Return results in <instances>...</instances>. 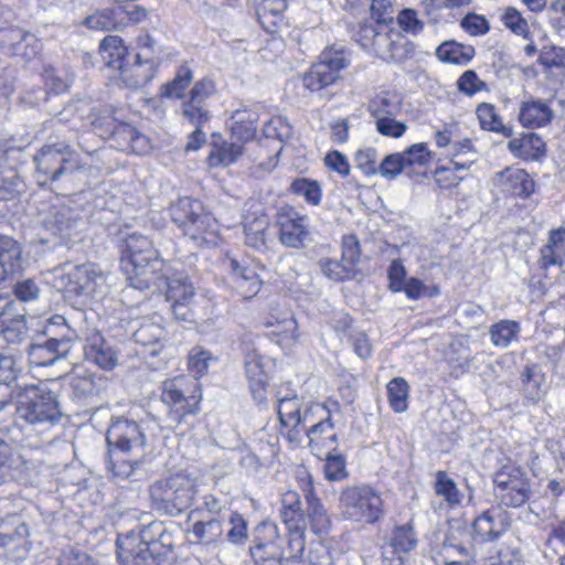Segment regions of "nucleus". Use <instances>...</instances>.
I'll use <instances>...</instances> for the list:
<instances>
[{"label":"nucleus","instance_id":"1","mask_svg":"<svg viewBox=\"0 0 565 565\" xmlns=\"http://www.w3.org/2000/svg\"><path fill=\"white\" fill-rule=\"evenodd\" d=\"M109 469L119 480H137L146 457V436L140 426L126 418H117L107 430Z\"/></svg>","mask_w":565,"mask_h":565},{"label":"nucleus","instance_id":"2","mask_svg":"<svg viewBox=\"0 0 565 565\" xmlns=\"http://www.w3.org/2000/svg\"><path fill=\"white\" fill-rule=\"evenodd\" d=\"M121 253V263L132 288L146 290L151 284L156 288L162 286L160 273L166 268V263L147 236L136 232L128 234Z\"/></svg>","mask_w":565,"mask_h":565},{"label":"nucleus","instance_id":"3","mask_svg":"<svg viewBox=\"0 0 565 565\" xmlns=\"http://www.w3.org/2000/svg\"><path fill=\"white\" fill-rule=\"evenodd\" d=\"M104 284L103 271L93 263L65 264L53 273V286L63 292L67 300L76 303H84Z\"/></svg>","mask_w":565,"mask_h":565},{"label":"nucleus","instance_id":"4","mask_svg":"<svg viewBox=\"0 0 565 565\" xmlns=\"http://www.w3.org/2000/svg\"><path fill=\"white\" fill-rule=\"evenodd\" d=\"M15 414L33 426L56 424L62 412L56 395L45 384L25 385L17 395Z\"/></svg>","mask_w":565,"mask_h":565},{"label":"nucleus","instance_id":"5","mask_svg":"<svg viewBox=\"0 0 565 565\" xmlns=\"http://www.w3.org/2000/svg\"><path fill=\"white\" fill-rule=\"evenodd\" d=\"M170 214L184 236L195 244H216L217 222L200 201L182 198L171 206Z\"/></svg>","mask_w":565,"mask_h":565},{"label":"nucleus","instance_id":"6","mask_svg":"<svg viewBox=\"0 0 565 565\" xmlns=\"http://www.w3.org/2000/svg\"><path fill=\"white\" fill-rule=\"evenodd\" d=\"M156 536L163 544L164 527L161 522H151L139 532L130 531L117 539V555L122 565H157L153 555Z\"/></svg>","mask_w":565,"mask_h":565},{"label":"nucleus","instance_id":"7","mask_svg":"<svg viewBox=\"0 0 565 565\" xmlns=\"http://www.w3.org/2000/svg\"><path fill=\"white\" fill-rule=\"evenodd\" d=\"M150 498L157 509L170 515L185 511L195 495V480L185 473H174L151 484Z\"/></svg>","mask_w":565,"mask_h":565},{"label":"nucleus","instance_id":"8","mask_svg":"<svg viewBox=\"0 0 565 565\" xmlns=\"http://www.w3.org/2000/svg\"><path fill=\"white\" fill-rule=\"evenodd\" d=\"M342 518L352 522L373 524L384 514L380 493L366 484L348 486L339 497Z\"/></svg>","mask_w":565,"mask_h":565},{"label":"nucleus","instance_id":"9","mask_svg":"<svg viewBox=\"0 0 565 565\" xmlns=\"http://www.w3.org/2000/svg\"><path fill=\"white\" fill-rule=\"evenodd\" d=\"M100 55L104 62L113 68L120 71V75L125 83L129 86L138 88L149 83L154 75L153 63L145 56L142 62L141 53L136 55V63L130 71L125 68V57L127 55V47L124 45L122 40L116 35L106 36L99 45Z\"/></svg>","mask_w":565,"mask_h":565},{"label":"nucleus","instance_id":"10","mask_svg":"<svg viewBox=\"0 0 565 565\" xmlns=\"http://www.w3.org/2000/svg\"><path fill=\"white\" fill-rule=\"evenodd\" d=\"M201 394L196 379L178 377L164 381L161 401L169 408L172 420L180 423L184 416L199 408Z\"/></svg>","mask_w":565,"mask_h":565},{"label":"nucleus","instance_id":"11","mask_svg":"<svg viewBox=\"0 0 565 565\" xmlns=\"http://www.w3.org/2000/svg\"><path fill=\"white\" fill-rule=\"evenodd\" d=\"M349 65L347 51L341 47H327L321 52L319 61L303 75V85L310 92H319L339 81L340 72Z\"/></svg>","mask_w":565,"mask_h":565},{"label":"nucleus","instance_id":"12","mask_svg":"<svg viewBox=\"0 0 565 565\" xmlns=\"http://www.w3.org/2000/svg\"><path fill=\"white\" fill-rule=\"evenodd\" d=\"M162 286L156 288L153 284L148 290L161 292L166 288V299L171 302V310L175 319L188 321L192 318V302L195 290L188 276L182 273L171 274V268H166L160 273Z\"/></svg>","mask_w":565,"mask_h":565},{"label":"nucleus","instance_id":"13","mask_svg":"<svg viewBox=\"0 0 565 565\" xmlns=\"http://www.w3.org/2000/svg\"><path fill=\"white\" fill-rule=\"evenodd\" d=\"M493 482L495 497L507 507H521L530 498V480L520 467H503L495 473Z\"/></svg>","mask_w":565,"mask_h":565},{"label":"nucleus","instance_id":"14","mask_svg":"<svg viewBox=\"0 0 565 565\" xmlns=\"http://www.w3.org/2000/svg\"><path fill=\"white\" fill-rule=\"evenodd\" d=\"M280 519L290 536L289 557H301L305 551V516L298 492L288 490L282 494Z\"/></svg>","mask_w":565,"mask_h":565},{"label":"nucleus","instance_id":"15","mask_svg":"<svg viewBox=\"0 0 565 565\" xmlns=\"http://www.w3.org/2000/svg\"><path fill=\"white\" fill-rule=\"evenodd\" d=\"M310 220L290 205L282 206L276 214V226L280 243L290 248L305 247L311 239Z\"/></svg>","mask_w":565,"mask_h":565},{"label":"nucleus","instance_id":"16","mask_svg":"<svg viewBox=\"0 0 565 565\" xmlns=\"http://www.w3.org/2000/svg\"><path fill=\"white\" fill-rule=\"evenodd\" d=\"M38 172L51 180H57L62 174L78 167V156L68 146H44L34 157Z\"/></svg>","mask_w":565,"mask_h":565},{"label":"nucleus","instance_id":"17","mask_svg":"<svg viewBox=\"0 0 565 565\" xmlns=\"http://www.w3.org/2000/svg\"><path fill=\"white\" fill-rule=\"evenodd\" d=\"M26 335L23 310L17 300L0 295V337L8 343H20Z\"/></svg>","mask_w":565,"mask_h":565},{"label":"nucleus","instance_id":"18","mask_svg":"<svg viewBox=\"0 0 565 565\" xmlns=\"http://www.w3.org/2000/svg\"><path fill=\"white\" fill-rule=\"evenodd\" d=\"M300 488L307 502V518L313 533L326 534L331 527L330 515L321 500L316 495L310 473L302 469L298 472Z\"/></svg>","mask_w":565,"mask_h":565},{"label":"nucleus","instance_id":"19","mask_svg":"<svg viewBox=\"0 0 565 565\" xmlns=\"http://www.w3.org/2000/svg\"><path fill=\"white\" fill-rule=\"evenodd\" d=\"M84 225L79 214L65 205L53 206L43 221V227L61 242H67L76 236Z\"/></svg>","mask_w":565,"mask_h":565},{"label":"nucleus","instance_id":"20","mask_svg":"<svg viewBox=\"0 0 565 565\" xmlns=\"http://www.w3.org/2000/svg\"><path fill=\"white\" fill-rule=\"evenodd\" d=\"M278 416L282 427L287 429L286 437L294 445L303 440L305 426L312 420L305 419L301 403L297 396L284 397L278 401Z\"/></svg>","mask_w":565,"mask_h":565},{"label":"nucleus","instance_id":"21","mask_svg":"<svg viewBox=\"0 0 565 565\" xmlns=\"http://www.w3.org/2000/svg\"><path fill=\"white\" fill-rule=\"evenodd\" d=\"M305 438L308 439V446L316 456L329 454L338 446V433L330 418L316 417L313 422L307 424Z\"/></svg>","mask_w":565,"mask_h":565},{"label":"nucleus","instance_id":"22","mask_svg":"<svg viewBox=\"0 0 565 565\" xmlns=\"http://www.w3.org/2000/svg\"><path fill=\"white\" fill-rule=\"evenodd\" d=\"M492 184L499 191L518 196L529 198L535 189L534 180L524 170L516 167H508L492 177Z\"/></svg>","mask_w":565,"mask_h":565},{"label":"nucleus","instance_id":"23","mask_svg":"<svg viewBox=\"0 0 565 565\" xmlns=\"http://www.w3.org/2000/svg\"><path fill=\"white\" fill-rule=\"evenodd\" d=\"M510 526L508 512L501 508H491L482 512L472 524L475 540L493 541L503 535Z\"/></svg>","mask_w":565,"mask_h":565},{"label":"nucleus","instance_id":"24","mask_svg":"<svg viewBox=\"0 0 565 565\" xmlns=\"http://www.w3.org/2000/svg\"><path fill=\"white\" fill-rule=\"evenodd\" d=\"M210 152L206 163L210 168H227L236 163L245 153V146L235 139L225 140L221 134L211 136Z\"/></svg>","mask_w":565,"mask_h":565},{"label":"nucleus","instance_id":"25","mask_svg":"<svg viewBox=\"0 0 565 565\" xmlns=\"http://www.w3.org/2000/svg\"><path fill=\"white\" fill-rule=\"evenodd\" d=\"M0 45L8 47L12 55L25 61L33 60L41 50V44L33 34L18 28L0 30Z\"/></svg>","mask_w":565,"mask_h":565},{"label":"nucleus","instance_id":"26","mask_svg":"<svg viewBox=\"0 0 565 565\" xmlns=\"http://www.w3.org/2000/svg\"><path fill=\"white\" fill-rule=\"evenodd\" d=\"M415 54V45L397 30L385 31L377 43V56L384 61L402 63Z\"/></svg>","mask_w":565,"mask_h":565},{"label":"nucleus","instance_id":"27","mask_svg":"<svg viewBox=\"0 0 565 565\" xmlns=\"http://www.w3.org/2000/svg\"><path fill=\"white\" fill-rule=\"evenodd\" d=\"M416 544L417 539L411 525L395 527L390 543L383 547V565H402L403 554L411 552Z\"/></svg>","mask_w":565,"mask_h":565},{"label":"nucleus","instance_id":"28","mask_svg":"<svg viewBox=\"0 0 565 565\" xmlns=\"http://www.w3.org/2000/svg\"><path fill=\"white\" fill-rule=\"evenodd\" d=\"M161 320L160 316H153L145 320L134 332L135 342L141 347L140 354L156 356L162 350L166 331Z\"/></svg>","mask_w":565,"mask_h":565},{"label":"nucleus","instance_id":"29","mask_svg":"<svg viewBox=\"0 0 565 565\" xmlns=\"http://www.w3.org/2000/svg\"><path fill=\"white\" fill-rule=\"evenodd\" d=\"M29 526L19 515L3 522L0 531V547L10 548L15 557H23L30 550Z\"/></svg>","mask_w":565,"mask_h":565},{"label":"nucleus","instance_id":"30","mask_svg":"<svg viewBox=\"0 0 565 565\" xmlns=\"http://www.w3.org/2000/svg\"><path fill=\"white\" fill-rule=\"evenodd\" d=\"M189 520L193 521L189 535L198 544H216L223 536L222 522L216 516L206 518L202 509L192 510Z\"/></svg>","mask_w":565,"mask_h":565},{"label":"nucleus","instance_id":"31","mask_svg":"<svg viewBox=\"0 0 565 565\" xmlns=\"http://www.w3.org/2000/svg\"><path fill=\"white\" fill-rule=\"evenodd\" d=\"M268 361L257 351H250L245 356V372L254 399L262 404L266 401V385Z\"/></svg>","mask_w":565,"mask_h":565},{"label":"nucleus","instance_id":"32","mask_svg":"<svg viewBox=\"0 0 565 565\" xmlns=\"http://www.w3.org/2000/svg\"><path fill=\"white\" fill-rule=\"evenodd\" d=\"M258 120L259 114L255 107L244 106L234 110L228 124L232 139L246 146L256 136Z\"/></svg>","mask_w":565,"mask_h":565},{"label":"nucleus","instance_id":"33","mask_svg":"<svg viewBox=\"0 0 565 565\" xmlns=\"http://www.w3.org/2000/svg\"><path fill=\"white\" fill-rule=\"evenodd\" d=\"M72 344L67 340L49 338L45 343L32 344L29 349L30 362L38 366H47L56 360L65 358L71 351Z\"/></svg>","mask_w":565,"mask_h":565},{"label":"nucleus","instance_id":"34","mask_svg":"<svg viewBox=\"0 0 565 565\" xmlns=\"http://www.w3.org/2000/svg\"><path fill=\"white\" fill-rule=\"evenodd\" d=\"M109 138H113L116 141V146L122 151L143 154L150 149L149 139L125 121H120Z\"/></svg>","mask_w":565,"mask_h":565},{"label":"nucleus","instance_id":"35","mask_svg":"<svg viewBox=\"0 0 565 565\" xmlns=\"http://www.w3.org/2000/svg\"><path fill=\"white\" fill-rule=\"evenodd\" d=\"M508 149L518 159L539 160L545 154V142L537 134L529 132L511 139L508 142Z\"/></svg>","mask_w":565,"mask_h":565},{"label":"nucleus","instance_id":"36","mask_svg":"<svg viewBox=\"0 0 565 565\" xmlns=\"http://www.w3.org/2000/svg\"><path fill=\"white\" fill-rule=\"evenodd\" d=\"M84 354L87 361L104 370H113L117 364L116 352L104 341L99 333H94L87 339Z\"/></svg>","mask_w":565,"mask_h":565},{"label":"nucleus","instance_id":"37","mask_svg":"<svg viewBox=\"0 0 565 565\" xmlns=\"http://www.w3.org/2000/svg\"><path fill=\"white\" fill-rule=\"evenodd\" d=\"M541 267L562 266L565 260V227L551 230L547 243L540 250Z\"/></svg>","mask_w":565,"mask_h":565},{"label":"nucleus","instance_id":"38","mask_svg":"<svg viewBox=\"0 0 565 565\" xmlns=\"http://www.w3.org/2000/svg\"><path fill=\"white\" fill-rule=\"evenodd\" d=\"M232 270L235 288L244 298L255 296L262 285V280L254 268L243 266L238 260L231 258L228 262Z\"/></svg>","mask_w":565,"mask_h":565},{"label":"nucleus","instance_id":"39","mask_svg":"<svg viewBox=\"0 0 565 565\" xmlns=\"http://www.w3.org/2000/svg\"><path fill=\"white\" fill-rule=\"evenodd\" d=\"M21 247L12 238L0 235V282L20 271Z\"/></svg>","mask_w":565,"mask_h":565},{"label":"nucleus","instance_id":"40","mask_svg":"<svg viewBox=\"0 0 565 565\" xmlns=\"http://www.w3.org/2000/svg\"><path fill=\"white\" fill-rule=\"evenodd\" d=\"M452 156L454 158L450 160L448 166L441 167L436 171L437 183L443 182L444 174L449 173L452 170H468L477 160V154L470 139H463L462 141L456 142L454 145Z\"/></svg>","mask_w":565,"mask_h":565},{"label":"nucleus","instance_id":"41","mask_svg":"<svg viewBox=\"0 0 565 565\" xmlns=\"http://www.w3.org/2000/svg\"><path fill=\"white\" fill-rule=\"evenodd\" d=\"M553 117L550 106L542 100L524 102L520 107L519 120L523 127L541 128Z\"/></svg>","mask_w":565,"mask_h":565},{"label":"nucleus","instance_id":"42","mask_svg":"<svg viewBox=\"0 0 565 565\" xmlns=\"http://www.w3.org/2000/svg\"><path fill=\"white\" fill-rule=\"evenodd\" d=\"M71 385L76 394L82 396H93L99 394L107 386V379L93 373H87L81 367H76L71 377Z\"/></svg>","mask_w":565,"mask_h":565},{"label":"nucleus","instance_id":"43","mask_svg":"<svg viewBox=\"0 0 565 565\" xmlns=\"http://www.w3.org/2000/svg\"><path fill=\"white\" fill-rule=\"evenodd\" d=\"M437 57L445 63L465 65L475 56V49L455 41H447L436 50Z\"/></svg>","mask_w":565,"mask_h":565},{"label":"nucleus","instance_id":"44","mask_svg":"<svg viewBox=\"0 0 565 565\" xmlns=\"http://www.w3.org/2000/svg\"><path fill=\"white\" fill-rule=\"evenodd\" d=\"M266 324L271 330V335L276 338V342L281 347H291L298 339L297 321L290 313H286L281 319L268 320Z\"/></svg>","mask_w":565,"mask_h":565},{"label":"nucleus","instance_id":"45","mask_svg":"<svg viewBox=\"0 0 565 565\" xmlns=\"http://www.w3.org/2000/svg\"><path fill=\"white\" fill-rule=\"evenodd\" d=\"M387 399L395 413H404L408 408L409 385L403 377H394L386 385Z\"/></svg>","mask_w":565,"mask_h":565},{"label":"nucleus","instance_id":"46","mask_svg":"<svg viewBox=\"0 0 565 565\" xmlns=\"http://www.w3.org/2000/svg\"><path fill=\"white\" fill-rule=\"evenodd\" d=\"M476 114L482 129L500 132L505 137L512 135V129L503 125L501 117L492 104H480L477 107Z\"/></svg>","mask_w":565,"mask_h":565},{"label":"nucleus","instance_id":"47","mask_svg":"<svg viewBox=\"0 0 565 565\" xmlns=\"http://www.w3.org/2000/svg\"><path fill=\"white\" fill-rule=\"evenodd\" d=\"M268 226L266 217H256L252 222L245 223V243L257 250L265 249L268 241Z\"/></svg>","mask_w":565,"mask_h":565},{"label":"nucleus","instance_id":"48","mask_svg":"<svg viewBox=\"0 0 565 565\" xmlns=\"http://www.w3.org/2000/svg\"><path fill=\"white\" fill-rule=\"evenodd\" d=\"M294 194L303 198L312 206L320 205L322 201V189L318 181L308 178H297L290 184Z\"/></svg>","mask_w":565,"mask_h":565},{"label":"nucleus","instance_id":"49","mask_svg":"<svg viewBox=\"0 0 565 565\" xmlns=\"http://www.w3.org/2000/svg\"><path fill=\"white\" fill-rule=\"evenodd\" d=\"M520 324L512 320H501L490 328L491 342L495 347L507 348L510 343L518 339L520 333Z\"/></svg>","mask_w":565,"mask_h":565},{"label":"nucleus","instance_id":"50","mask_svg":"<svg viewBox=\"0 0 565 565\" xmlns=\"http://www.w3.org/2000/svg\"><path fill=\"white\" fill-rule=\"evenodd\" d=\"M401 98L397 94L381 93L371 103V114L374 118L396 116L401 111Z\"/></svg>","mask_w":565,"mask_h":565},{"label":"nucleus","instance_id":"51","mask_svg":"<svg viewBox=\"0 0 565 565\" xmlns=\"http://www.w3.org/2000/svg\"><path fill=\"white\" fill-rule=\"evenodd\" d=\"M405 171L414 170L416 167H426L430 159L431 153L426 143L419 142L411 146L407 150L399 152Z\"/></svg>","mask_w":565,"mask_h":565},{"label":"nucleus","instance_id":"52","mask_svg":"<svg viewBox=\"0 0 565 565\" xmlns=\"http://www.w3.org/2000/svg\"><path fill=\"white\" fill-rule=\"evenodd\" d=\"M503 25L515 35L530 39L531 31L527 21L522 13L513 7L504 9L500 18Z\"/></svg>","mask_w":565,"mask_h":565},{"label":"nucleus","instance_id":"53","mask_svg":"<svg viewBox=\"0 0 565 565\" xmlns=\"http://www.w3.org/2000/svg\"><path fill=\"white\" fill-rule=\"evenodd\" d=\"M380 25L381 24L374 25L372 23L361 24L355 35L356 42L361 45L362 49L371 51L376 55L380 36L385 34L383 26Z\"/></svg>","mask_w":565,"mask_h":565},{"label":"nucleus","instance_id":"54","mask_svg":"<svg viewBox=\"0 0 565 565\" xmlns=\"http://www.w3.org/2000/svg\"><path fill=\"white\" fill-rule=\"evenodd\" d=\"M44 333L49 338H57L58 340H67L70 344L75 339V331L67 324L66 319L61 315H54L47 319Z\"/></svg>","mask_w":565,"mask_h":565},{"label":"nucleus","instance_id":"55","mask_svg":"<svg viewBox=\"0 0 565 565\" xmlns=\"http://www.w3.org/2000/svg\"><path fill=\"white\" fill-rule=\"evenodd\" d=\"M192 78V71L189 67H180L174 78L166 85L164 96L169 98H183Z\"/></svg>","mask_w":565,"mask_h":565},{"label":"nucleus","instance_id":"56","mask_svg":"<svg viewBox=\"0 0 565 565\" xmlns=\"http://www.w3.org/2000/svg\"><path fill=\"white\" fill-rule=\"evenodd\" d=\"M20 457L14 454L13 448L0 439V484L11 478V471L19 467Z\"/></svg>","mask_w":565,"mask_h":565},{"label":"nucleus","instance_id":"57","mask_svg":"<svg viewBox=\"0 0 565 565\" xmlns=\"http://www.w3.org/2000/svg\"><path fill=\"white\" fill-rule=\"evenodd\" d=\"M263 134L266 138L285 141L292 135V127L285 117L275 116L265 124Z\"/></svg>","mask_w":565,"mask_h":565},{"label":"nucleus","instance_id":"58","mask_svg":"<svg viewBox=\"0 0 565 565\" xmlns=\"http://www.w3.org/2000/svg\"><path fill=\"white\" fill-rule=\"evenodd\" d=\"M215 360L213 354L202 347H194L189 353V369L195 376L207 372L210 363Z\"/></svg>","mask_w":565,"mask_h":565},{"label":"nucleus","instance_id":"59","mask_svg":"<svg viewBox=\"0 0 565 565\" xmlns=\"http://www.w3.org/2000/svg\"><path fill=\"white\" fill-rule=\"evenodd\" d=\"M435 491L450 504H458L460 502V493L456 487V483L447 476L445 471L437 472Z\"/></svg>","mask_w":565,"mask_h":565},{"label":"nucleus","instance_id":"60","mask_svg":"<svg viewBox=\"0 0 565 565\" xmlns=\"http://www.w3.org/2000/svg\"><path fill=\"white\" fill-rule=\"evenodd\" d=\"M324 476L329 481H341L348 477L345 459L341 455L326 454Z\"/></svg>","mask_w":565,"mask_h":565},{"label":"nucleus","instance_id":"61","mask_svg":"<svg viewBox=\"0 0 565 565\" xmlns=\"http://www.w3.org/2000/svg\"><path fill=\"white\" fill-rule=\"evenodd\" d=\"M340 414V405L335 399L329 398L324 404H312L305 409V419L315 420L316 417L330 418L333 422Z\"/></svg>","mask_w":565,"mask_h":565},{"label":"nucleus","instance_id":"62","mask_svg":"<svg viewBox=\"0 0 565 565\" xmlns=\"http://www.w3.org/2000/svg\"><path fill=\"white\" fill-rule=\"evenodd\" d=\"M543 376L534 371L533 367H526L523 373V388L526 396L532 401H539L543 396Z\"/></svg>","mask_w":565,"mask_h":565},{"label":"nucleus","instance_id":"63","mask_svg":"<svg viewBox=\"0 0 565 565\" xmlns=\"http://www.w3.org/2000/svg\"><path fill=\"white\" fill-rule=\"evenodd\" d=\"M320 268L323 275L333 280H344L352 276L354 269L347 263L335 262L332 259H322L320 262Z\"/></svg>","mask_w":565,"mask_h":565},{"label":"nucleus","instance_id":"64","mask_svg":"<svg viewBox=\"0 0 565 565\" xmlns=\"http://www.w3.org/2000/svg\"><path fill=\"white\" fill-rule=\"evenodd\" d=\"M182 114L196 127H201L210 119V113L205 108L204 104L194 102L190 98L182 104Z\"/></svg>","mask_w":565,"mask_h":565}]
</instances>
